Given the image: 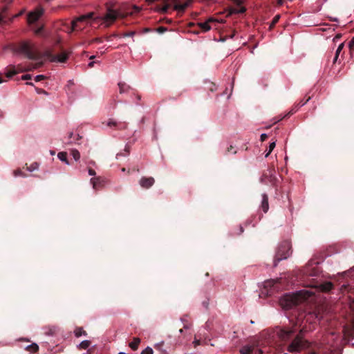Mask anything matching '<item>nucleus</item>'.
<instances>
[{
	"instance_id": "obj_40",
	"label": "nucleus",
	"mask_w": 354,
	"mask_h": 354,
	"mask_svg": "<svg viewBox=\"0 0 354 354\" xmlns=\"http://www.w3.org/2000/svg\"><path fill=\"white\" fill-rule=\"evenodd\" d=\"M234 12H236L237 13H243L245 12V8L243 7H241L240 9L236 10Z\"/></svg>"
},
{
	"instance_id": "obj_48",
	"label": "nucleus",
	"mask_w": 354,
	"mask_h": 354,
	"mask_svg": "<svg viewBox=\"0 0 354 354\" xmlns=\"http://www.w3.org/2000/svg\"><path fill=\"white\" fill-rule=\"evenodd\" d=\"M133 32H127L124 35V37H131L133 35Z\"/></svg>"
},
{
	"instance_id": "obj_2",
	"label": "nucleus",
	"mask_w": 354,
	"mask_h": 354,
	"mask_svg": "<svg viewBox=\"0 0 354 354\" xmlns=\"http://www.w3.org/2000/svg\"><path fill=\"white\" fill-rule=\"evenodd\" d=\"M299 330L301 333L302 330L299 329V327L297 326V324L292 326L291 327H276L271 333L269 335L270 338L272 339L273 342H277V340L281 342L288 341L291 337Z\"/></svg>"
},
{
	"instance_id": "obj_63",
	"label": "nucleus",
	"mask_w": 354,
	"mask_h": 354,
	"mask_svg": "<svg viewBox=\"0 0 354 354\" xmlns=\"http://www.w3.org/2000/svg\"><path fill=\"white\" fill-rule=\"evenodd\" d=\"M94 58H95V56H94V55H92V56H91V57H90V58H89V59H94Z\"/></svg>"
},
{
	"instance_id": "obj_6",
	"label": "nucleus",
	"mask_w": 354,
	"mask_h": 354,
	"mask_svg": "<svg viewBox=\"0 0 354 354\" xmlns=\"http://www.w3.org/2000/svg\"><path fill=\"white\" fill-rule=\"evenodd\" d=\"M124 16L120 11L114 10L107 6L106 13L99 19L105 24L106 27L113 24L118 18H123Z\"/></svg>"
},
{
	"instance_id": "obj_47",
	"label": "nucleus",
	"mask_w": 354,
	"mask_h": 354,
	"mask_svg": "<svg viewBox=\"0 0 354 354\" xmlns=\"http://www.w3.org/2000/svg\"><path fill=\"white\" fill-rule=\"evenodd\" d=\"M193 343L194 344V346L196 347V346L200 344V341L197 340V339H195Z\"/></svg>"
},
{
	"instance_id": "obj_17",
	"label": "nucleus",
	"mask_w": 354,
	"mask_h": 354,
	"mask_svg": "<svg viewBox=\"0 0 354 354\" xmlns=\"http://www.w3.org/2000/svg\"><path fill=\"white\" fill-rule=\"evenodd\" d=\"M69 53L64 51L61 54L56 55V62L65 63L68 58Z\"/></svg>"
},
{
	"instance_id": "obj_56",
	"label": "nucleus",
	"mask_w": 354,
	"mask_h": 354,
	"mask_svg": "<svg viewBox=\"0 0 354 354\" xmlns=\"http://www.w3.org/2000/svg\"><path fill=\"white\" fill-rule=\"evenodd\" d=\"M238 5H240L241 3V0H234Z\"/></svg>"
},
{
	"instance_id": "obj_44",
	"label": "nucleus",
	"mask_w": 354,
	"mask_h": 354,
	"mask_svg": "<svg viewBox=\"0 0 354 354\" xmlns=\"http://www.w3.org/2000/svg\"><path fill=\"white\" fill-rule=\"evenodd\" d=\"M296 111H294L293 109L291 110L290 112L288 113V114L286 115H285L283 118L285 117H289L290 115H292L294 113H295Z\"/></svg>"
},
{
	"instance_id": "obj_58",
	"label": "nucleus",
	"mask_w": 354,
	"mask_h": 354,
	"mask_svg": "<svg viewBox=\"0 0 354 354\" xmlns=\"http://www.w3.org/2000/svg\"><path fill=\"white\" fill-rule=\"evenodd\" d=\"M243 232V227H240V233H242Z\"/></svg>"
},
{
	"instance_id": "obj_42",
	"label": "nucleus",
	"mask_w": 354,
	"mask_h": 354,
	"mask_svg": "<svg viewBox=\"0 0 354 354\" xmlns=\"http://www.w3.org/2000/svg\"><path fill=\"white\" fill-rule=\"evenodd\" d=\"M349 46L351 49H354V37L350 41Z\"/></svg>"
},
{
	"instance_id": "obj_21",
	"label": "nucleus",
	"mask_w": 354,
	"mask_h": 354,
	"mask_svg": "<svg viewBox=\"0 0 354 354\" xmlns=\"http://www.w3.org/2000/svg\"><path fill=\"white\" fill-rule=\"evenodd\" d=\"M118 86H119L120 93L127 92L131 89V87L124 82L118 83Z\"/></svg>"
},
{
	"instance_id": "obj_11",
	"label": "nucleus",
	"mask_w": 354,
	"mask_h": 354,
	"mask_svg": "<svg viewBox=\"0 0 354 354\" xmlns=\"http://www.w3.org/2000/svg\"><path fill=\"white\" fill-rule=\"evenodd\" d=\"M93 16V12H90L86 15H82L79 17H77L76 19L73 20L72 22V28L73 30H77L78 29H80L81 28L79 27L78 24L80 22L86 21V20L91 19Z\"/></svg>"
},
{
	"instance_id": "obj_53",
	"label": "nucleus",
	"mask_w": 354,
	"mask_h": 354,
	"mask_svg": "<svg viewBox=\"0 0 354 354\" xmlns=\"http://www.w3.org/2000/svg\"><path fill=\"white\" fill-rule=\"evenodd\" d=\"M283 0H277V4L279 6H281L283 4Z\"/></svg>"
},
{
	"instance_id": "obj_60",
	"label": "nucleus",
	"mask_w": 354,
	"mask_h": 354,
	"mask_svg": "<svg viewBox=\"0 0 354 354\" xmlns=\"http://www.w3.org/2000/svg\"><path fill=\"white\" fill-rule=\"evenodd\" d=\"M73 133L72 132H71V133H69V136H69V138H72V136H73Z\"/></svg>"
},
{
	"instance_id": "obj_37",
	"label": "nucleus",
	"mask_w": 354,
	"mask_h": 354,
	"mask_svg": "<svg viewBox=\"0 0 354 354\" xmlns=\"http://www.w3.org/2000/svg\"><path fill=\"white\" fill-rule=\"evenodd\" d=\"M43 32V26H41L35 30L36 35H40Z\"/></svg>"
},
{
	"instance_id": "obj_43",
	"label": "nucleus",
	"mask_w": 354,
	"mask_h": 354,
	"mask_svg": "<svg viewBox=\"0 0 354 354\" xmlns=\"http://www.w3.org/2000/svg\"><path fill=\"white\" fill-rule=\"evenodd\" d=\"M166 30V28L161 26L158 28V31L160 33L164 32Z\"/></svg>"
},
{
	"instance_id": "obj_22",
	"label": "nucleus",
	"mask_w": 354,
	"mask_h": 354,
	"mask_svg": "<svg viewBox=\"0 0 354 354\" xmlns=\"http://www.w3.org/2000/svg\"><path fill=\"white\" fill-rule=\"evenodd\" d=\"M57 157L61 161L64 162L67 165H69V162L67 159V153L66 152L62 151V152L58 153Z\"/></svg>"
},
{
	"instance_id": "obj_4",
	"label": "nucleus",
	"mask_w": 354,
	"mask_h": 354,
	"mask_svg": "<svg viewBox=\"0 0 354 354\" xmlns=\"http://www.w3.org/2000/svg\"><path fill=\"white\" fill-rule=\"evenodd\" d=\"M291 254V245L290 242L286 241L279 244L274 258V266L276 267L279 262L286 259Z\"/></svg>"
},
{
	"instance_id": "obj_18",
	"label": "nucleus",
	"mask_w": 354,
	"mask_h": 354,
	"mask_svg": "<svg viewBox=\"0 0 354 354\" xmlns=\"http://www.w3.org/2000/svg\"><path fill=\"white\" fill-rule=\"evenodd\" d=\"M140 343V339L138 337H134L133 341L129 343V347L133 351H136L138 348Z\"/></svg>"
},
{
	"instance_id": "obj_35",
	"label": "nucleus",
	"mask_w": 354,
	"mask_h": 354,
	"mask_svg": "<svg viewBox=\"0 0 354 354\" xmlns=\"http://www.w3.org/2000/svg\"><path fill=\"white\" fill-rule=\"evenodd\" d=\"M311 354H330V353L327 351H314L311 353Z\"/></svg>"
},
{
	"instance_id": "obj_7",
	"label": "nucleus",
	"mask_w": 354,
	"mask_h": 354,
	"mask_svg": "<svg viewBox=\"0 0 354 354\" xmlns=\"http://www.w3.org/2000/svg\"><path fill=\"white\" fill-rule=\"evenodd\" d=\"M261 182L266 185H270L277 188L279 179L275 176V170L273 167L268 168L262 175Z\"/></svg>"
},
{
	"instance_id": "obj_14",
	"label": "nucleus",
	"mask_w": 354,
	"mask_h": 354,
	"mask_svg": "<svg viewBox=\"0 0 354 354\" xmlns=\"http://www.w3.org/2000/svg\"><path fill=\"white\" fill-rule=\"evenodd\" d=\"M261 209L264 213H266L269 209L268 204V196L266 194H262V201H261Z\"/></svg>"
},
{
	"instance_id": "obj_55",
	"label": "nucleus",
	"mask_w": 354,
	"mask_h": 354,
	"mask_svg": "<svg viewBox=\"0 0 354 354\" xmlns=\"http://www.w3.org/2000/svg\"><path fill=\"white\" fill-rule=\"evenodd\" d=\"M338 57H339V55H335V57H334V59H333V62H334V63L337 60Z\"/></svg>"
},
{
	"instance_id": "obj_31",
	"label": "nucleus",
	"mask_w": 354,
	"mask_h": 354,
	"mask_svg": "<svg viewBox=\"0 0 354 354\" xmlns=\"http://www.w3.org/2000/svg\"><path fill=\"white\" fill-rule=\"evenodd\" d=\"M275 146H276V143H275V142H271V143L270 144V145H269V149H268V152L266 153V156H265L266 158H267V157L270 154V153H271V152L272 151V150L274 149Z\"/></svg>"
},
{
	"instance_id": "obj_36",
	"label": "nucleus",
	"mask_w": 354,
	"mask_h": 354,
	"mask_svg": "<svg viewBox=\"0 0 354 354\" xmlns=\"http://www.w3.org/2000/svg\"><path fill=\"white\" fill-rule=\"evenodd\" d=\"M310 99V97H308V98L304 101V100H302L299 103V106H304V104H306Z\"/></svg>"
},
{
	"instance_id": "obj_9",
	"label": "nucleus",
	"mask_w": 354,
	"mask_h": 354,
	"mask_svg": "<svg viewBox=\"0 0 354 354\" xmlns=\"http://www.w3.org/2000/svg\"><path fill=\"white\" fill-rule=\"evenodd\" d=\"M44 12V10L41 7H37L33 11H31L28 14V23L30 24L36 22L42 16Z\"/></svg>"
},
{
	"instance_id": "obj_41",
	"label": "nucleus",
	"mask_w": 354,
	"mask_h": 354,
	"mask_svg": "<svg viewBox=\"0 0 354 354\" xmlns=\"http://www.w3.org/2000/svg\"><path fill=\"white\" fill-rule=\"evenodd\" d=\"M268 138V136L266 133H263L261 135V141L263 142Z\"/></svg>"
},
{
	"instance_id": "obj_54",
	"label": "nucleus",
	"mask_w": 354,
	"mask_h": 354,
	"mask_svg": "<svg viewBox=\"0 0 354 354\" xmlns=\"http://www.w3.org/2000/svg\"><path fill=\"white\" fill-rule=\"evenodd\" d=\"M203 305L205 308H207V306H208V302H207V301H203Z\"/></svg>"
},
{
	"instance_id": "obj_10",
	"label": "nucleus",
	"mask_w": 354,
	"mask_h": 354,
	"mask_svg": "<svg viewBox=\"0 0 354 354\" xmlns=\"http://www.w3.org/2000/svg\"><path fill=\"white\" fill-rule=\"evenodd\" d=\"M263 351L252 345H245L240 349L241 354H263Z\"/></svg>"
},
{
	"instance_id": "obj_50",
	"label": "nucleus",
	"mask_w": 354,
	"mask_h": 354,
	"mask_svg": "<svg viewBox=\"0 0 354 354\" xmlns=\"http://www.w3.org/2000/svg\"><path fill=\"white\" fill-rule=\"evenodd\" d=\"M95 62H91L88 64V66L90 67V68H92L93 66H94V64Z\"/></svg>"
},
{
	"instance_id": "obj_32",
	"label": "nucleus",
	"mask_w": 354,
	"mask_h": 354,
	"mask_svg": "<svg viewBox=\"0 0 354 354\" xmlns=\"http://www.w3.org/2000/svg\"><path fill=\"white\" fill-rule=\"evenodd\" d=\"M153 350L150 347H147L145 350L141 352V354H153Z\"/></svg>"
},
{
	"instance_id": "obj_28",
	"label": "nucleus",
	"mask_w": 354,
	"mask_h": 354,
	"mask_svg": "<svg viewBox=\"0 0 354 354\" xmlns=\"http://www.w3.org/2000/svg\"><path fill=\"white\" fill-rule=\"evenodd\" d=\"M91 345V342L88 340L82 341L80 344V348L86 349Z\"/></svg>"
},
{
	"instance_id": "obj_25",
	"label": "nucleus",
	"mask_w": 354,
	"mask_h": 354,
	"mask_svg": "<svg viewBox=\"0 0 354 354\" xmlns=\"http://www.w3.org/2000/svg\"><path fill=\"white\" fill-rule=\"evenodd\" d=\"M39 163L37 162H32L30 166H28L27 164H26V169L29 171H33L35 170L38 169L39 168Z\"/></svg>"
},
{
	"instance_id": "obj_12",
	"label": "nucleus",
	"mask_w": 354,
	"mask_h": 354,
	"mask_svg": "<svg viewBox=\"0 0 354 354\" xmlns=\"http://www.w3.org/2000/svg\"><path fill=\"white\" fill-rule=\"evenodd\" d=\"M155 183V179L153 177H142L139 180V184L143 189H149Z\"/></svg>"
},
{
	"instance_id": "obj_30",
	"label": "nucleus",
	"mask_w": 354,
	"mask_h": 354,
	"mask_svg": "<svg viewBox=\"0 0 354 354\" xmlns=\"http://www.w3.org/2000/svg\"><path fill=\"white\" fill-rule=\"evenodd\" d=\"M13 175L17 177V176H22V177H26L27 175L25 174L24 172L21 171V169H16L13 171Z\"/></svg>"
},
{
	"instance_id": "obj_64",
	"label": "nucleus",
	"mask_w": 354,
	"mask_h": 354,
	"mask_svg": "<svg viewBox=\"0 0 354 354\" xmlns=\"http://www.w3.org/2000/svg\"><path fill=\"white\" fill-rule=\"evenodd\" d=\"M118 354H126L125 353H123V352H120Z\"/></svg>"
},
{
	"instance_id": "obj_49",
	"label": "nucleus",
	"mask_w": 354,
	"mask_h": 354,
	"mask_svg": "<svg viewBox=\"0 0 354 354\" xmlns=\"http://www.w3.org/2000/svg\"><path fill=\"white\" fill-rule=\"evenodd\" d=\"M233 148H234V147H233V146L230 145V146L227 148V153L231 152V151H232V150L233 149Z\"/></svg>"
},
{
	"instance_id": "obj_34",
	"label": "nucleus",
	"mask_w": 354,
	"mask_h": 354,
	"mask_svg": "<svg viewBox=\"0 0 354 354\" xmlns=\"http://www.w3.org/2000/svg\"><path fill=\"white\" fill-rule=\"evenodd\" d=\"M46 78V77L44 75H37L35 78V80L36 82H40L43 80H44Z\"/></svg>"
},
{
	"instance_id": "obj_19",
	"label": "nucleus",
	"mask_w": 354,
	"mask_h": 354,
	"mask_svg": "<svg viewBox=\"0 0 354 354\" xmlns=\"http://www.w3.org/2000/svg\"><path fill=\"white\" fill-rule=\"evenodd\" d=\"M91 183L94 189H97L102 185V180L99 177L93 178L91 179Z\"/></svg>"
},
{
	"instance_id": "obj_51",
	"label": "nucleus",
	"mask_w": 354,
	"mask_h": 354,
	"mask_svg": "<svg viewBox=\"0 0 354 354\" xmlns=\"http://www.w3.org/2000/svg\"><path fill=\"white\" fill-rule=\"evenodd\" d=\"M162 344H163V342H162V343H161V344H156V345L155 346V348H158V349H160Z\"/></svg>"
},
{
	"instance_id": "obj_24",
	"label": "nucleus",
	"mask_w": 354,
	"mask_h": 354,
	"mask_svg": "<svg viewBox=\"0 0 354 354\" xmlns=\"http://www.w3.org/2000/svg\"><path fill=\"white\" fill-rule=\"evenodd\" d=\"M26 349L32 353H36L39 350V346L37 344L32 343V344L28 345Z\"/></svg>"
},
{
	"instance_id": "obj_46",
	"label": "nucleus",
	"mask_w": 354,
	"mask_h": 354,
	"mask_svg": "<svg viewBox=\"0 0 354 354\" xmlns=\"http://www.w3.org/2000/svg\"><path fill=\"white\" fill-rule=\"evenodd\" d=\"M30 78H31V77H30V75H24V76H23V77H22V79H23V80H29V79H30Z\"/></svg>"
},
{
	"instance_id": "obj_38",
	"label": "nucleus",
	"mask_w": 354,
	"mask_h": 354,
	"mask_svg": "<svg viewBox=\"0 0 354 354\" xmlns=\"http://www.w3.org/2000/svg\"><path fill=\"white\" fill-rule=\"evenodd\" d=\"M88 172L90 176H95L96 174L95 171L91 168L88 169Z\"/></svg>"
},
{
	"instance_id": "obj_45",
	"label": "nucleus",
	"mask_w": 354,
	"mask_h": 354,
	"mask_svg": "<svg viewBox=\"0 0 354 354\" xmlns=\"http://www.w3.org/2000/svg\"><path fill=\"white\" fill-rule=\"evenodd\" d=\"M93 42H97V43H101L102 41V40L100 38H95V39H93Z\"/></svg>"
},
{
	"instance_id": "obj_1",
	"label": "nucleus",
	"mask_w": 354,
	"mask_h": 354,
	"mask_svg": "<svg viewBox=\"0 0 354 354\" xmlns=\"http://www.w3.org/2000/svg\"><path fill=\"white\" fill-rule=\"evenodd\" d=\"M17 52L26 56L28 59L37 61L35 64H30L28 70L31 71L41 67L44 65V57L51 62H56V55H53L50 50H46L43 54L37 51L32 44L29 41H22L19 44Z\"/></svg>"
},
{
	"instance_id": "obj_15",
	"label": "nucleus",
	"mask_w": 354,
	"mask_h": 354,
	"mask_svg": "<svg viewBox=\"0 0 354 354\" xmlns=\"http://www.w3.org/2000/svg\"><path fill=\"white\" fill-rule=\"evenodd\" d=\"M107 126L109 127H115L118 129H126L127 125L125 123H118L112 120H110L107 123Z\"/></svg>"
},
{
	"instance_id": "obj_3",
	"label": "nucleus",
	"mask_w": 354,
	"mask_h": 354,
	"mask_svg": "<svg viewBox=\"0 0 354 354\" xmlns=\"http://www.w3.org/2000/svg\"><path fill=\"white\" fill-rule=\"evenodd\" d=\"M313 295V293L309 290H303L297 292L293 295H286L284 299L281 301V305L286 308H292L298 304L308 299Z\"/></svg>"
},
{
	"instance_id": "obj_26",
	"label": "nucleus",
	"mask_w": 354,
	"mask_h": 354,
	"mask_svg": "<svg viewBox=\"0 0 354 354\" xmlns=\"http://www.w3.org/2000/svg\"><path fill=\"white\" fill-rule=\"evenodd\" d=\"M275 283H276L275 281L273 279L266 281L264 282V288L266 289L271 288L274 287Z\"/></svg>"
},
{
	"instance_id": "obj_20",
	"label": "nucleus",
	"mask_w": 354,
	"mask_h": 354,
	"mask_svg": "<svg viewBox=\"0 0 354 354\" xmlns=\"http://www.w3.org/2000/svg\"><path fill=\"white\" fill-rule=\"evenodd\" d=\"M212 21V19H209L207 21L198 24V26L203 31L207 32L211 29V27H210L209 23Z\"/></svg>"
},
{
	"instance_id": "obj_5",
	"label": "nucleus",
	"mask_w": 354,
	"mask_h": 354,
	"mask_svg": "<svg viewBox=\"0 0 354 354\" xmlns=\"http://www.w3.org/2000/svg\"><path fill=\"white\" fill-rule=\"evenodd\" d=\"M310 343L305 340L301 335L298 334L288 346V351L290 353H299L303 349L308 348Z\"/></svg>"
},
{
	"instance_id": "obj_16",
	"label": "nucleus",
	"mask_w": 354,
	"mask_h": 354,
	"mask_svg": "<svg viewBox=\"0 0 354 354\" xmlns=\"http://www.w3.org/2000/svg\"><path fill=\"white\" fill-rule=\"evenodd\" d=\"M189 2H185L184 3H176L174 6V10H177L180 13H183L185 9L189 6Z\"/></svg>"
},
{
	"instance_id": "obj_61",
	"label": "nucleus",
	"mask_w": 354,
	"mask_h": 354,
	"mask_svg": "<svg viewBox=\"0 0 354 354\" xmlns=\"http://www.w3.org/2000/svg\"><path fill=\"white\" fill-rule=\"evenodd\" d=\"M125 150H126L127 152H129V147H125Z\"/></svg>"
},
{
	"instance_id": "obj_13",
	"label": "nucleus",
	"mask_w": 354,
	"mask_h": 354,
	"mask_svg": "<svg viewBox=\"0 0 354 354\" xmlns=\"http://www.w3.org/2000/svg\"><path fill=\"white\" fill-rule=\"evenodd\" d=\"M318 289L322 292H329L333 288V284L330 281H325L318 285Z\"/></svg>"
},
{
	"instance_id": "obj_57",
	"label": "nucleus",
	"mask_w": 354,
	"mask_h": 354,
	"mask_svg": "<svg viewBox=\"0 0 354 354\" xmlns=\"http://www.w3.org/2000/svg\"><path fill=\"white\" fill-rule=\"evenodd\" d=\"M82 138V136H80L79 134L77 136L76 140H79Z\"/></svg>"
},
{
	"instance_id": "obj_39",
	"label": "nucleus",
	"mask_w": 354,
	"mask_h": 354,
	"mask_svg": "<svg viewBox=\"0 0 354 354\" xmlns=\"http://www.w3.org/2000/svg\"><path fill=\"white\" fill-rule=\"evenodd\" d=\"M169 8H170V5H169V4H168V3H166V4L163 6V8H162V11H163L164 12H166L168 10V9H169Z\"/></svg>"
},
{
	"instance_id": "obj_27",
	"label": "nucleus",
	"mask_w": 354,
	"mask_h": 354,
	"mask_svg": "<svg viewBox=\"0 0 354 354\" xmlns=\"http://www.w3.org/2000/svg\"><path fill=\"white\" fill-rule=\"evenodd\" d=\"M71 155L75 160H79L80 158V153L77 149H73L71 151Z\"/></svg>"
},
{
	"instance_id": "obj_62",
	"label": "nucleus",
	"mask_w": 354,
	"mask_h": 354,
	"mask_svg": "<svg viewBox=\"0 0 354 354\" xmlns=\"http://www.w3.org/2000/svg\"><path fill=\"white\" fill-rule=\"evenodd\" d=\"M339 38H340V35H337V36L335 37V39H339Z\"/></svg>"
},
{
	"instance_id": "obj_33",
	"label": "nucleus",
	"mask_w": 354,
	"mask_h": 354,
	"mask_svg": "<svg viewBox=\"0 0 354 354\" xmlns=\"http://www.w3.org/2000/svg\"><path fill=\"white\" fill-rule=\"evenodd\" d=\"M343 48H344V44H343V43H342V44H340L338 46V47H337V50H336V52H335V55H339V53H340V52H341V51H342V50L343 49Z\"/></svg>"
},
{
	"instance_id": "obj_23",
	"label": "nucleus",
	"mask_w": 354,
	"mask_h": 354,
	"mask_svg": "<svg viewBox=\"0 0 354 354\" xmlns=\"http://www.w3.org/2000/svg\"><path fill=\"white\" fill-rule=\"evenodd\" d=\"M75 335L79 337L82 335H87V333L81 327H77L74 330Z\"/></svg>"
},
{
	"instance_id": "obj_29",
	"label": "nucleus",
	"mask_w": 354,
	"mask_h": 354,
	"mask_svg": "<svg viewBox=\"0 0 354 354\" xmlns=\"http://www.w3.org/2000/svg\"><path fill=\"white\" fill-rule=\"evenodd\" d=\"M279 19H280L279 15H277L276 16H274L272 20L270 28H272L275 26V24L278 23Z\"/></svg>"
},
{
	"instance_id": "obj_8",
	"label": "nucleus",
	"mask_w": 354,
	"mask_h": 354,
	"mask_svg": "<svg viewBox=\"0 0 354 354\" xmlns=\"http://www.w3.org/2000/svg\"><path fill=\"white\" fill-rule=\"evenodd\" d=\"M325 311L322 307H317L306 316V320L316 322H320L324 317Z\"/></svg>"
},
{
	"instance_id": "obj_52",
	"label": "nucleus",
	"mask_w": 354,
	"mask_h": 354,
	"mask_svg": "<svg viewBox=\"0 0 354 354\" xmlns=\"http://www.w3.org/2000/svg\"><path fill=\"white\" fill-rule=\"evenodd\" d=\"M15 74V72H12V73H9L8 75H7V77H12V75H14Z\"/></svg>"
},
{
	"instance_id": "obj_59",
	"label": "nucleus",
	"mask_w": 354,
	"mask_h": 354,
	"mask_svg": "<svg viewBox=\"0 0 354 354\" xmlns=\"http://www.w3.org/2000/svg\"><path fill=\"white\" fill-rule=\"evenodd\" d=\"M3 82H4V80L0 76V83H2Z\"/></svg>"
}]
</instances>
